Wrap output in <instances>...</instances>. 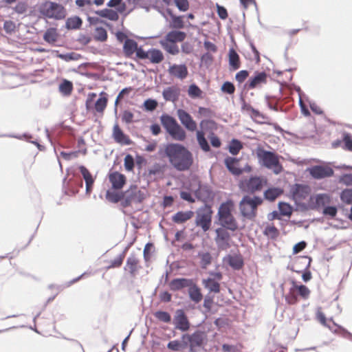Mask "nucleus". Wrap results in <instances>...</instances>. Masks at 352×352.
I'll return each instance as SVG.
<instances>
[{
    "label": "nucleus",
    "mask_w": 352,
    "mask_h": 352,
    "mask_svg": "<svg viewBox=\"0 0 352 352\" xmlns=\"http://www.w3.org/2000/svg\"><path fill=\"white\" fill-rule=\"evenodd\" d=\"M164 154L168 157L169 163L178 171L188 170L193 164L192 153L181 144H167L164 148Z\"/></svg>",
    "instance_id": "1"
},
{
    "label": "nucleus",
    "mask_w": 352,
    "mask_h": 352,
    "mask_svg": "<svg viewBox=\"0 0 352 352\" xmlns=\"http://www.w3.org/2000/svg\"><path fill=\"white\" fill-rule=\"evenodd\" d=\"M256 155L260 164L272 170L275 175H278L283 170V167L280 163V157L276 153L258 148Z\"/></svg>",
    "instance_id": "2"
},
{
    "label": "nucleus",
    "mask_w": 352,
    "mask_h": 352,
    "mask_svg": "<svg viewBox=\"0 0 352 352\" xmlns=\"http://www.w3.org/2000/svg\"><path fill=\"white\" fill-rule=\"evenodd\" d=\"M232 204L230 201L222 203L218 210L217 217L219 224L230 231L238 230V223L232 214Z\"/></svg>",
    "instance_id": "3"
},
{
    "label": "nucleus",
    "mask_w": 352,
    "mask_h": 352,
    "mask_svg": "<svg viewBox=\"0 0 352 352\" xmlns=\"http://www.w3.org/2000/svg\"><path fill=\"white\" fill-rule=\"evenodd\" d=\"M263 202V199L258 196L244 195L239 202V210L243 217L253 220L256 217L258 206Z\"/></svg>",
    "instance_id": "4"
},
{
    "label": "nucleus",
    "mask_w": 352,
    "mask_h": 352,
    "mask_svg": "<svg viewBox=\"0 0 352 352\" xmlns=\"http://www.w3.org/2000/svg\"><path fill=\"white\" fill-rule=\"evenodd\" d=\"M39 12L48 19L60 20L65 17V8L60 4L47 1L39 7Z\"/></svg>",
    "instance_id": "5"
},
{
    "label": "nucleus",
    "mask_w": 352,
    "mask_h": 352,
    "mask_svg": "<svg viewBox=\"0 0 352 352\" xmlns=\"http://www.w3.org/2000/svg\"><path fill=\"white\" fill-rule=\"evenodd\" d=\"M267 184V179L260 176H251L239 182V186L241 190L248 194H254L262 190Z\"/></svg>",
    "instance_id": "6"
},
{
    "label": "nucleus",
    "mask_w": 352,
    "mask_h": 352,
    "mask_svg": "<svg viewBox=\"0 0 352 352\" xmlns=\"http://www.w3.org/2000/svg\"><path fill=\"white\" fill-rule=\"evenodd\" d=\"M181 339L185 340L186 347L188 346L190 352H197V348L204 347L206 335L204 331L197 330L191 334H183Z\"/></svg>",
    "instance_id": "7"
},
{
    "label": "nucleus",
    "mask_w": 352,
    "mask_h": 352,
    "mask_svg": "<svg viewBox=\"0 0 352 352\" xmlns=\"http://www.w3.org/2000/svg\"><path fill=\"white\" fill-rule=\"evenodd\" d=\"M212 211L211 208L205 205L204 207L197 211L195 223L202 228L204 232L208 231L211 226Z\"/></svg>",
    "instance_id": "8"
},
{
    "label": "nucleus",
    "mask_w": 352,
    "mask_h": 352,
    "mask_svg": "<svg viewBox=\"0 0 352 352\" xmlns=\"http://www.w3.org/2000/svg\"><path fill=\"white\" fill-rule=\"evenodd\" d=\"M173 324L175 329L179 330L182 332H186L190 328V322L186 314L182 309H176L175 311Z\"/></svg>",
    "instance_id": "9"
},
{
    "label": "nucleus",
    "mask_w": 352,
    "mask_h": 352,
    "mask_svg": "<svg viewBox=\"0 0 352 352\" xmlns=\"http://www.w3.org/2000/svg\"><path fill=\"white\" fill-rule=\"evenodd\" d=\"M333 173V170L327 166L316 165L309 168V174L316 179L331 177Z\"/></svg>",
    "instance_id": "10"
},
{
    "label": "nucleus",
    "mask_w": 352,
    "mask_h": 352,
    "mask_svg": "<svg viewBox=\"0 0 352 352\" xmlns=\"http://www.w3.org/2000/svg\"><path fill=\"white\" fill-rule=\"evenodd\" d=\"M177 115L182 124L189 131H195L197 129V123L192 116L185 110L179 109Z\"/></svg>",
    "instance_id": "11"
},
{
    "label": "nucleus",
    "mask_w": 352,
    "mask_h": 352,
    "mask_svg": "<svg viewBox=\"0 0 352 352\" xmlns=\"http://www.w3.org/2000/svg\"><path fill=\"white\" fill-rule=\"evenodd\" d=\"M112 137L116 142L122 145L129 146L133 144V141L123 132L117 123L113 126Z\"/></svg>",
    "instance_id": "12"
},
{
    "label": "nucleus",
    "mask_w": 352,
    "mask_h": 352,
    "mask_svg": "<svg viewBox=\"0 0 352 352\" xmlns=\"http://www.w3.org/2000/svg\"><path fill=\"white\" fill-rule=\"evenodd\" d=\"M168 72L170 76L181 80L185 79L188 75V68L185 64H173L169 66Z\"/></svg>",
    "instance_id": "13"
},
{
    "label": "nucleus",
    "mask_w": 352,
    "mask_h": 352,
    "mask_svg": "<svg viewBox=\"0 0 352 352\" xmlns=\"http://www.w3.org/2000/svg\"><path fill=\"white\" fill-rule=\"evenodd\" d=\"M267 75L265 72H255L254 75L251 76L245 83V87L248 89H254L259 85L267 82Z\"/></svg>",
    "instance_id": "14"
},
{
    "label": "nucleus",
    "mask_w": 352,
    "mask_h": 352,
    "mask_svg": "<svg viewBox=\"0 0 352 352\" xmlns=\"http://www.w3.org/2000/svg\"><path fill=\"white\" fill-rule=\"evenodd\" d=\"M301 264L305 265V267L303 270H297L292 267L291 270L297 273H302V279L304 282L307 283L311 279V273L309 270L311 263V258L309 256H302L299 258Z\"/></svg>",
    "instance_id": "15"
},
{
    "label": "nucleus",
    "mask_w": 352,
    "mask_h": 352,
    "mask_svg": "<svg viewBox=\"0 0 352 352\" xmlns=\"http://www.w3.org/2000/svg\"><path fill=\"white\" fill-rule=\"evenodd\" d=\"M109 182L111 183L112 188L114 190L122 189L126 184V177L124 175L118 171L109 173Z\"/></svg>",
    "instance_id": "16"
},
{
    "label": "nucleus",
    "mask_w": 352,
    "mask_h": 352,
    "mask_svg": "<svg viewBox=\"0 0 352 352\" xmlns=\"http://www.w3.org/2000/svg\"><path fill=\"white\" fill-rule=\"evenodd\" d=\"M193 280L186 278H173L169 283V287L172 291H179L185 287H190L193 283Z\"/></svg>",
    "instance_id": "17"
},
{
    "label": "nucleus",
    "mask_w": 352,
    "mask_h": 352,
    "mask_svg": "<svg viewBox=\"0 0 352 352\" xmlns=\"http://www.w3.org/2000/svg\"><path fill=\"white\" fill-rule=\"evenodd\" d=\"M290 191L294 199H305L309 193V187L305 184H296Z\"/></svg>",
    "instance_id": "18"
},
{
    "label": "nucleus",
    "mask_w": 352,
    "mask_h": 352,
    "mask_svg": "<svg viewBox=\"0 0 352 352\" xmlns=\"http://www.w3.org/2000/svg\"><path fill=\"white\" fill-rule=\"evenodd\" d=\"M166 12L171 19L168 25L170 28L178 30L184 28V16H177L174 14L172 10L170 8H166Z\"/></svg>",
    "instance_id": "19"
},
{
    "label": "nucleus",
    "mask_w": 352,
    "mask_h": 352,
    "mask_svg": "<svg viewBox=\"0 0 352 352\" xmlns=\"http://www.w3.org/2000/svg\"><path fill=\"white\" fill-rule=\"evenodd\" d=\"M180 89L175 86L166 87L162 91V96L166 101L175 102L178 100Z\"/></svg>",
    "instance_id": "20"
},
{
    "label": "nucleus",
    "mask_w": 352,
    "mask_h": 352,
    "mask_svg": "<svg viewBox=\"0 0 352 352\" xmlns=\"http://www.w3.org/2000/svg\"><path fill=\"white\" fill-rule=\"evenodd\" d=\"M125 193L130 197L131 202L142 203L145 199V194L138 190L136 186H131V188L125 191Z\"/></svg>",
    "instance_id": "21"
},
{
    "label": "nucleus",
    "mask_w": 352,
    "mask_h": 352,
    "mask_svg": "<svg viewBox=\"0 0 352 352\" xmlns=\"http://www.w3.org/2000/svg\"><path fill=\"white\" fill-rule=\"evenodd\" d=\"M224 163L228 170L234 175L239 176L243 173V169L236 166L239 163L238 159L232 157H227L224 160Z\"/></svg>",
    "instance_id": "22"
},
{
    "label": "nucleus",
    "mask_w": 352,
    "mask_h": 352,
    "mask_svg": "<svg viewBox=\"0 0 352 352\" xmlns=\"http://www.w3.org/2000/svg\"><path fill=\"white\" fill-rule=\"evenodd\" d=\"M186 37V32L180 30H173L166 34L164 40L169 41L171 43H176L177 42L184 41Z\"/></svg>",
    "instance_id": "23"
},
{
    "label": "nucleus",
    "mask_w": 352,
    "mask_h": 352,
    "mask_svg": "<svg viewBox=\"0 0 352 352\" xmlns=\"http://www.w3.org/2000/svg\"><path fill=\"white\" fill-rule=\"evenodd\" d=\"M160 119L162 125L168 133L178 124L175 118L167 113H163Z\"/></svg>",
    "instance_id": "24"
},
{
    "label": "nucleus",
    "mask_w": 352,
    "mask_h": 352,
    "mask_svg": "<svg viewBox=\"0 0 352 352\" xmlns=\"http://www.w3.org/2000/svg\"><path fill=\"white\" fill-rule=\"evenodd\" d=\"M79 170L85 182L86 193L89 194L91 192L94 179L89 170L85 166H80L79 167Z\"/></svg>",
    "instance_id": "25"
},
{
    "label": "nucleus",
    "mask_w": 352,
    "mask_h": 352,
    "mask_svg": "<svg viewBox=\"0 0 352 352\" xmlns=\"http://www.w3.org/2000/svg\"><path fill=\"white\" fill-rule=\"evenodd\" d=\"M94 12L100 17L107 19L112 21H117L119 19L118 12L114 10L104 8L102 10H95Z\"/></svg>",
    "instance_id": "26"
},
{
    "label": "nucleus",
    "mask_w": 352,
    "mask_h": 352,
    "mask_svg": "<svg viewBox=\"0 0 352 352\" xmlns=\"http://www.w3.org/2000/svg\"><path fill=\"white\" fill-rule=\"evenodd\" d=\"M190 299L195 303H199L203 298L201 289L193 281L192 285L188 289Z\"/></svg>",
    "instance_id": "27"
},
{
    "label": "nucleus",
    "mask_w": 352,
    "mask_h": 352,
    "mask_svg": "<svg viewBox=\"0 0 352 352\" xmlns=\"http://www.w3.org/2000/svg\"><path fill=\"white\" fill-rule=\"evenodd\" d=\"M138 43L132 38H126L124 42L123 52L126 57H131L137 50Z\"/></svg>",
    "instance_id": "28"
},
{
    "label": "nucleus",
    "mask_w": 352,
    "mask_h": 352,
    "mask_svg": "<svg viewBox=\"0 0 352 352\" xmlns=\"http://www.w3.org/2000/svg\"><path fill=\"white\" fill-rule=\"evenodd\" d=\"M194 215L191 210L179 211L172 217V220L175 223H183L190 219Z\"/></svg>",
    "instance_id": "29"
},
{
    "label": "nucleus",
    "mask_w": 352,
    "mask_h": 352,
    "mask_svg": "<svg viewBox=\"0 0 352 352\" xmlns=\"http://www.w3.org/2000/svg\"><path fill=\"white\" fill-rule=\"evenodd\" d=\"M229 65L232 70H236L240 67V58L234 48H230L228 52Z\"/></svg>",
    "instance_id": "30"
},
{
    "label": "nucleus",
    "mask_w": 352,
    "mask_h": 352,
    "mask_svg": "<svg viewBox=\"0 0 352 352\" xmlns=\"http://www.w3.org/2000/svg\"><path fill=\"white\" fill-rule=\"evenodd\" d=\"M331 202L330 197L324 193L318 194L315 198L314 206L311 208L318 210L319 208L322 207L323 208L328 206Z\"/></svg>",
    "instance_id": "31"
},
{
    "label": "nucleus",
    "mask_w": 352,
    "mask_h": 352,
    "mask_svg": "<svg viewBox=\"0 0 352 352\" xmlns=\"http://www.w3.org/2000/svg\"><path fill=\"white\" fill-rule=\"evenodd\" d=\"M228 263L233 270H241L244 265V261L241 255H228Z\"/></svg>",
    "instance_id": "32"
},
{
    "label": "nucleus",
    "mask_w": 352,
    "mask_h": 352,
    "mask_svg": "<svg viewBox=\"0 0 352 352\" xmlns=\"http://www.w3.org/2000/svg\"><path fill=\"white\" fill-rule=\"evenodd\" d=\"M139 261L134 254H131L126 260L124 270H129L132 276H135L138 270V263Z\"/></svg>",
    "instance_id": "33"
},
{
    "label": "nucleus",
    "mask_w": 352,
    "mask_h": 352,
    "mask_svg": "<svg viewBox=\"0 0 352 352\" xmlns=\"http://www.w3.org/2000/svg\"><path fill=\"white\" fill-rule=\"evenodd\" d=\"M202 285L210 292L219 293L220 292V285L214 278H208L203 279Z\"/></svg>",
    "instance_id": "34"
},
{
    "label": "nucleus",
    "mask_w": 352,
    "mask_h": 352,
    "mask_svg": "<svg viewBox=\"0 0 352 352\" xmlns=\"http://www.w3.org/2000/svg\"><path fill=\"white\" fill-rule=\"evenodd\" d=\"M168 134L173 140L177 141H184L186 137V131L179 124H177Z\"/></svg>",
    "instance_id": "35"
},
{
    "label": "nucleus",
    "mask_w": 352,
    "mask_h": 352,
    "mask_svg": "<svg viewBox=\"0 0 352 352\" xmlns=\"http://www.w3.org/2000/svg\"><path fill=\"white\" fill-rule=\"evenodd\" d=\"M164 58V54L161 50L156 48L149 49V57L151 63L153 64H159Z\"/></svg>",
    "instance_id": "36"
},
{
    "label": "nucleus",
    "mask_w": 352,
    "mask_h": 352,
    "mask_svg": "<svg viewBox=\"0 0 352 352\" xmlns=\"http://www.w3.org/2000/svg\"><path fill=\"white\" fill-rule=\"evenodd\" d=\"M82 24V19L78 16L69 17L66 20L65 28L67 30H78L80 28Z\"/></svg>",
    "instance_id": "37"
},
{
    "label": "nucleus",
    "mask_w": 352,
    "mask_h": 352,
    "mask_svg": "<svg viewBox=\"0 0 352 352\" xmlns=\"http://www.w3.org/2000/svg\"><path fill=\"white\" fill-rule=\"evenodd\" d=\"M283 192V190L278 188H270L264 192L265 199L274 201L277 199Z\"/></svg>",
    "instance_id": "38"
},
{
    "label": "nucleus",
    "mask_w": 352,
    "mask_h": 352,
    "mask_svg": "<svg viewBox=\"0 0 352 352\" xmlns=\"http://www.w3.org/2000/svg\"><path fill=\"white\" fill-rule=\"evenodd\" d=\"M160 44L164 50L171 55H176L179 52V47L175 43H171L169 41L162 39L160 41Z\"/></svg>",
    "instance_id": "39"
},
{
    "label": "nucleus",
    "mask_w": 352,
    "mask_h": 352,
    "mask_svg": "<svg viewBox=\"0 0 352 352\" xmlns=\"http://www.w3.org/2000/svg\"><path fill=\"white\" fill-rule=\"evenodd\" d=\"M197 140L200 148L205 152L210 151V146L208 142V140L205 138V134L203 131H197Z\"/></svg>",
    "instance_id": "40"
},
{
    "label": "nucleus",
    "mask_w": 352,
    "mask_h": 352,
    "mask_svg": "<svg viewBox=\"0 0 352 352\" xmlns=\"http://www.w3.org/2000/svg\"><path fill=\"white\" fill-rule=\"evenodd\" d=\"M105 95L104 92H101L100 97L95 102L94 107L99 113L103 112L107 107L108 99Z\"/></svg>",
    "instance_id": "41"
},
{
    "label": "nucleus",
    "mask_w": 352,
    "mask_h": 352,
    "mask_svg": "<svg viewBox=\"0 0 352 352\" xmlns=\"http://www.w3.org/2000/svg\"><path fill=\"white\" fill-rule=\"evenodd\" d=\"M56 57L63 60L66 62L72 60H78L82 56L80 54L76 52H69L67 54L59 53L58 51H55Z\"/></svg>",
    "instance_id": "42"
},
{
    "label": "nucleus",
    "mask_w": 352,
    "mask_h": 352,
    "mask_svg": "<svg viewBox=\"0 0 352 352\" xmlns=\"http://www.w3.org/2000/svg\"><path fill=\"white\" fill-rule=\"evenodd\" d=\"M243 148V144L237 139L233 138L229 144L228 151L232 155H236Z\"/></svg>",
    "instance_id": "43"
},
{
    "label": "nucleus",
    "mask_w": 352,
    "mask_h": 352,
    "mask_svg": "<svg viewBox=\"0 0 352 352\" xmlns=\"http://www.w3.org/2000/svg\"><path fill=\"white\" fill-rule=\"evenodd\" d=\"M58 34L56 29L50 28L47 29L43 34V39L48 43H54L57 41Z\"/></svg>",
    "instance_id": "44"
},
{
    "label": "nucleus",
    "mask_w": 352,
    "mask_h": 352,
    "mask_svg": "<svg viewBox=\"0 0 352 352\" xmlns=\"http://www.w3.org/2000/svg\"><path fill=\"white\" fill-rule=\"evenodd\" d=\"M167 347H168V349H169L170 350H173L175 351H180L181 349H184L186 348V342L185 340H182V339H181V340H175L170 341L167 344Z\"/></svg>",
    "instance_id": "45"
},
{
    "label": "nucleus",
    "mask_w": 352,
    "mask_h": 352,
    "mask_svg": "<svg viewBox=\"0 0 352 352\" xmlns=\"http://www.w3.org/2000/svg\"><path fill=\"white\" fill-rule=\"evenodd\" d=\"M124 197V192H117L114 191L107 190L106 192V199L112 203H118Z\"/></svg>",
    "instance_id": "46"
},
{
    "label": "nucleus",
    "mask_w": 352,
    "mask_h": 352,
    "mask_svg": "<svg viewBox=\"0 0 352 352\" xmlns=\"http://www.w3.org/2000/svg\"><path fill=\"white\" fill-rule=\"evenodd\" d=\"M263 234L271 239H276L279 236V231L274 226H267L264 230Z\"/></svg>",
    "instance_id": "47"
},
{
    "label": "nucleus",
    "mask_w": 352,
    "mask_h": 352,
    "mask_svg": "<svg viewBox=\"0 0 352 352\" xmlns=\"http://www.w3.org/2000/svg\"><path fill=\"white\" fill-rule=\"evenodd\" d=\"M73 89V84L68 80H63L59 85V91L65 96H69Z\"/></svg>",
    "instance_id": "48"
},
{
    "label": "nucleus",
    "mask_w": 352,
    "mask_h": 352,
    "mask_svg": "<svg viewBox=\"0 0 352 352\" xmlns=\"http://www.w3.org/2000/svg\"><path fill=\"white\" fill-rule=\"evenodd\" d=\"M153 315L160 322L164 323H170L171 322V316L167 311L159 310L155 311Z\"/></svg>",
    "instance_id": "49"
},
{
    "label": "nucleus",
    "mask_w": 352,
    "mask_h": 352,
    "mask_svg": "<svg viewBox=\"0 0 352 352\" xmlns=\"http://www.w3.org/2000/svg\"><path fill=\"white\" fill-rule=\"evenodd\" d=\"M95 30L96 34L94 35V39L96 41L100 42H104L107 40V32L104 28L97 27Z\"/></svg>",
    "instance_id": "50"
},
{
    "label": "nucleus",
    "mask_w": 352,
    "mask_h": 352,
    "mask_svg": "<svg viewBox=\"0 0 352 352\" xmlns=\"http://www.w3.org/2000/svg\"><path fill=\"white\" fill-rule=\"evenodd\" d=\"M279 212L283 216L289 217L292 213V208L290 204L280 201L278 203Z\"/></svg>",
    "instance_id": "51"
},
{
    "label": "nucleus",
    "mask_w": 352,
    "mask_h": 352,
    "mask_svg": "<svg viewBox=\"0 0 352 352\" xmlns=\"http://www.w3.org/2000/svg\"><path fill=\"white\" fill-rule=\"evenodd\" d=\"M228 230V229H226L223 227L217 228L215 230V239H218L221 241L230 240L231 236Z\"/></svg>",
    "instance_id": "52"
},
{
    "label": "nucleus",
    "mask_w": 352,
    "mask_h": 352,
    "mask_svg": "<svg viewBox=\"0 0 352 352\" xmlns=\"http://www.w3.org/2000/svg\"><path fill=\"white\" fill-rule=\"evenodd\" d=\"M293 288L298 291V294L303 298L306 299L308 298L310 291L308 287L304 285H296L293 282Z\"/></svg>",
    "instance_id": "53"
},
{
    "label": "nucleus",
    "mask_w": 352,
    "mask_h": 352,
    "mask_svg": "<svg viewBox=\"0 0 352 352\" xmlns=\"http://www.w3.org/2000/svg\"><path fill=\"white\" fill-rule=\"evenodd\" d=\"M199 126L201 128V131L206 130H213L216 129L217 123L213 120H203L200 122Z\"/></svg>",
    "instance_id": "54"
},
{
    "label": "nucleus",
    "mask_w": 352,
    "mask_h": 352,
    "mask_svg": "<svg viewBox=\"0 0 352 352\" xmlns=\"http://www.w3.org/2000/svg\"><path fill=\"white\" fill-rule=\"evenodd\" d=\"M340 199L347 204H352V189L346 188L340 193Z\"/></svg>",
    "instance_id": "55"
},
{
    "label": "nucleus",
    "mask_w": 352,
    "mask_h": 352,
    "mask_svg": "<svg viewBox=\"0 0 352 352\" xmlns=\"http://www.w3.org/2000/svg\"><path fill=\"white\" fill-rule=\"evenodd\" d=\"M201 89L196 84L193 83L189 86L188 94L190 97L192 98H199L201 96Z\"/></svg>",
    "instance_id": "56"
},
{
    "label": "nucleus",
    "mask_w": 352,
    "mask_h": 352,
    "mask_svg": "<svg viewBox=\"0 0 352 352\" xmlns=\"http://www.w3.org/2000/svg\"><path fill=\"white\" fill-rule=\"evenodd\" d=\"M338 213V208L335 206H327L322 209V214L326 217L334 218Z\"/></svg>",
    "instance_id": "57"
},
{
    "label": "nucleus",
    "mask_w": 352,
    "mask_h": 352,
    "mask_svg": "<svg viewBox=\"0 0 352 352\" xmlns=\"http://www.w3.org/2000/svg\"><path fill=\"white\" fill-rule=\"evenodd\" d=\"M124 166L127 171L133 170L135 166L134 158L131 154H127L124 160Z\"/></svg>",
    "instance_id": "58"
},
{
    "label": "nucleus",
    "mask_w": 352,
    "mask_h": 352,
    "mask_svg": "<svg viewBox=\"0 0 352 352\" xmlns=\"http://www.w3.org/2000/svg\"><path fill=\"white\" fill-rule=\"evenodd\" d=\"M173 2L180 12H186L189 9L188 0H173Z\"/></svg>",
    "instance_id": "59"
},
{
    "label": "nucleus",
    "mask_w": 352,
    "mask_h": 352,
    "mask_svg": "<svg viewBox=\"0 0 352 352\" xmlns=\"http://www.w3.org/2000/svg\"><path fill=\"white\" fill-rule=\"evenodd\" d=\"M157 102L155 99L148 98L144 102V108L147 111H153L157 107Z\"/></svg>",
    "instance_id": "60"
},
{
    "label": "nucleus",
    "mask_w": 352,
    "mask_h": 352,
    "mask_svg": "<svg viewBox=\"0 0 352 352\" xmlns=\"http://www.w3.org/2000/svg\"><path fill=\"white\" fill-rule=\"evenodd\" d=\"M294 290L295 289L292 287L289 292L285 296V300L289 305H294L298 301V294Z\"/></svg>",
    "instance_id": "61"
},
{
    "label": "nucleus",
    "mask_w": 352,
    "mask_h": 352,
    "mask_svg": "<svg viewBox=\"0 0 352 352\" xmlns=\"http://www.w3.org/2000/svg\"><path fill=\"white\" fill-rule=\"evenodd\" d=\"M201 258V265L203 268H206L212 262V256L209 252H205L199 254Z\"/></svg>",
    "instance_id": "62"
},
{
    "label": "nucleus",
    "mask_w": 352,
    "mask_h": 352,
    "mask_svg": "<svg viewBox=\"0 0 352 352\" xmlns=\"http://www.w3.org/2000/svg\"><path fill=\"white\" fill-rule=\"evenodd\" d=\"M221 89L223 93L233 94L235 91V87L232 82L226 81L222 85Z\"/></svg>",
    "instance_id": "63"
},
{
    "label": "nucleus",
    "mask_w": 352,
    "mask_h": 352,
    "mask_svg": "<svg viewBox=\"0 0 352 352\" xmlns=\"http://www.w3.org/2000/svg\"><path fill=\"white\" fill-rule=\"evenodd\" d=\"M212 56L208 52L204 54L201 57V65L206 67H208L212 65Z\"/></svg>",
    "instance_id": "64"
}]
</instances>
